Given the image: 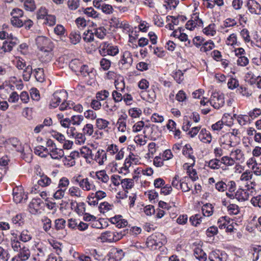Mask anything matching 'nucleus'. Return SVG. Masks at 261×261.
Here are the masks:
<instances>
[{
	"instance_id": "1",
	"label": "nucleus",
	"mask_w": 261,
	"mask_h": 261,
	"mask_svg": "<svg viewBox=\"0 0 261 261\" xmlns=\"http://www.w3.org/2000/svg\"><path fill=\"white\" fill-rule=\"evenodd\" d=\"M128 233L127 229L119 232L115 230H108L101 233L99 239L101 242L113 243L116 242L121 239Z\"/></svg>"
},
{
	"instance_id": "2",
	"label": "nucleus",
	"mask_w": 261,
	"mask_h": 261,
	"mask_svg": "<svg viewBox=\"0 0 261 261\" xmlns=\"http://www.w3.org/2000/svg\"><path fill=\"white\" fill-rule=\"evenodd\" d=\"M165 242V236L161 233L156 232L147 238L146 244L150 250H155L161 247Z\"/></svg>"
},
{
	"instance_id": "3",
	"label": "nucleus",
	"mask_w": 261,
	"mask_h": 261,
	"mask_svg": "<svg viewBox=\"0 0 261 261\" xmlns=\"http://www.w3.org/2000/svg\"><path fill=\"white\" fill-rule=\"evenodd\" d=\"M98 49L99 52L102 56L107 55L115 56L119 53V49L117 46L113 45L106 41L101 42Z\"/></svg>"
},
{
	"instance_id": "4",
	"label": "nucleus",
	"mask_w": 261,
	"mask_h": 261,
	"mask_svg": "<svg viewBox=\"0 0 261 261\" xmlns=\"http://www.w3.org/2000/svg\"><path fill=\"white\" fill-rule=\"evenodd\" d=\"M67 94L64 90H58L54 92L51 97L49 107L51 108H56L62 101H66Z\"/></svg>"
},
{
	"instance_id": "5",
	"label": "nucleus",
	"mask_w": 261,
	"mask_h": 261,
	"mask_svg": "<svg viewBox=\"0 0 261 261\" xmlns=\"http://www.w3.org/2000/svg\"><path fill=\"white\" fill-rule=\"evenodd\" d=\"M133 58L132 53L129 51L123 52L119 61V66L121 69H127L132 65Z\"/></svg>"
},
{
	"instance_id": "6",
	"label": "nucleus",
	"mask_w": 261,
	"mask_h": 261,
	"mask_svg": "<svg viewBox=\"0 0 261 261\" xmlns=\"http://www.w3.org/2000/svg\"><path fill=\"white\" fill-rule=\"evenodd\" d=\"M224 95L218 93L214 92L210 99V103L215 109H219L223 106L224 104Z\"/></svg>"
},
{
	"instance_id": "7",
	"label": "nucleus",
	"mask_w": 261,
	"mask_h": 261,
	"mask_svg": "<svg viewBox=\"0 0 261 261\" xmlns=\"http://www.w3.org/2000/svg\"><path fill=\"white\" fill-rule=\"evenodd\" d=\"M37 46L40 51L52 50L53 45L50 40L44 36H39L36 39Z\"/></svg>"
},
{
	"instance_id": "8",
	"label": "nucleus",
	"mask_w": 261,
	"mask_h": 261,
	"mask_svg": "<svg viewBox=\"0 0 261 261\" xmlns=\"http://www.w3.org/2000/svg\"><path fill=\"white\" fill-rule=\"evenodd\" d=\"M234 138L231 135L226 133L220 138V143L224 148L227 147V149L235 146L237 142L232 138Z\"/></svg>"
},
{
	"instance_id": "9",
	"label": "nucleus",
	"mask_w": 261,
	"mask_h": 261,
	"mask_svg": "<svg viewBox=\"0 0 261 261\" xmlns=\"http://www.w3.org/2000/svg\"><path fill=\"white\" fill-rule=\"evenodd\" d=\"M246 7L252 14L259 15L261 14V5L255 0H248Z\"/></svg>"
},
{
	"instance_id": "10",
	"label": "nucleus",
	"mask_w": 261,
	"mask_h": 261,
	"mask_svg": "<svg viewBox=\"0 0 261 261\" xmlns=\"http://www.w3.org/2000/svg\"><path fill=\"white\" fill-rule=\"evenodd\" d=\"M228 150L230 151L229 155L236 162L243 163L245 161V155L241 149L232 147Z\"/></svg>"
},
{
	"instance_id": "11",
	"label": "nucleus",
	"mask_w": 261,
	"mask_h": 261,
	"mask_svg": "<svg viewBox=\"0 0 261 261\" xmlns=\"http://www.w3.org/2000/svg\"><path fill=\"white\" fill-rule=\"evenodd\" d=\"M30 256V251L28 248L23 246L22 248L18 251L17 255L13 257L12 261H25Z\"/></svg>"
},
{
	"instance_id": "12",
	"label": "nucleus",
	"mask_w": 261,
	"mask_h": 261,
	"mask_svg": "<svg viewBox=\"0 0 261 261\" xmlns=\"http://www.w3.org/2000/svg\"><path fill=\"white\" fill-rule=\"evenodd\" d=\"M27 198V195L24 193L23 190L21 187L14 189L13 199L16 203L23 202L25 201Z\"/></svg>"
},
{
	"instance_id": "13",
	"label": "nucleus",
	"mask_w": 261,
	"mask_h": 261,
	"mask_svg": "<svg viewBox=\"0 0 261 261\" xmlns=\"http://www.w3.org/2000/svg\"><path fill=\"white\" fill-rule=\"evenodd\" d=\"M182 153L186 157L191 160V161L187 164L194 166L195 163V157L193 155V150L190 144H186L182 149Z\"/></svg>"
},
{
	"instance_id": "14",
	"label": "nucleus",
	"mask_w": 261,
	"mask_h": 261,
	"mask_svg": "<svg viewBox=\"0 0 261 261\" xmlns=\"http://www.w3.org/2000/svg\"><path fill=\"white\" fill-rule=\"evenodd\" d=\"M91 159L95 161L99 165H102L107 160V153L102 149H98L95 155L93 154Z\"/></svg>"
},
{
	"instance_id": "15",
	"label": "nucleus",
	"mask_w": 261,
	"mask_h": 261,
	"mask_svg": "<svg viewBox=\"0 0 261 261\" xmlns=\"http://www.w3.org/2000/svg\"><path fill=\"white\" fill-rule=\"evenodd\" d=\"M43 204L40 198L33 199L29 204L30 212L32 214H36L41 210V205Z\"/></svg>"
},
{
	"instance_id": "16",
	"label": "nucleus",
	"mask_w": 261,
	"mask_h": 261,
	"mask_svg": "<svg viewBox=\"0 0 261 261\" xmlns=\"http://www.w3.org/2000/svg\"><path fill=\"white\" fill-rule=\"evenodd\" d=\"M127 116L126 114L121 115L117 121L116 124L119 132L122 133L128 132L126 127V119Z\"/></svg>"
},
{
	"instance_id": "17",
	"label": "nucleus",
	"mask_w": 261,
	"mask_h": 261,
	"mask_svg": "<svg viewBox=\"0 0 261 261\" xmlns=\"http://www.w3.org/2000/svg\"><path fill=\"white\" fill-rule=\"evenodd\" d=\"M54 160H59L64 156V152L63 149L57 147L49 148V154Z\"/></svg>"
},
{
	"instance_id": "18",
	"label": "nucleus",
	"mask_w": 261,
	"mask_h": 261,
	"mask_svg": "<svg viewBox=\"0 0 261 261\" xmlns=\"http://www.w3.org/2000/svg\"><path fill=\"white\" fill-rule=\"evenodd\" d=\"M111 256L115 261L121 260L124 256V253L122 249L112 248L109 252Z\"/></svg>"
},
{
	"instance_id": "19",
	"label": "nucleus",
	"mask_w": 261,
	"mask_h": 261,
	"mask_svg": "<svg viewBox=\"0 0 261 261\" xmlns=\"http://www.w3.org/2000/svg\"><path fill=\"white\" fill-rule=\"evenodd\" d=\"M80 188L85 191H89L95 190L96 187L92 181H90L87 177L83 178L80 184Z\"/></svg>"
},
{
	"instance_id": "20",
	"label": "nucleus",
	"mask_w": 261,
	"mask_h": 261,
	"mask_svg": "<svg viewBox=\"0 0 261 261\" xmlns=\"http://www.w3.org/2000/svg\"><path fill=\"white\" fill-rule=\"evenodd\" d=\"M110 222L114 224L118 228L124 227L127 225L128 222L127 220L122 218V216L117 215L110 218Z\"/></svg>"
},
{
	"instance_id": "21",
	"label": "nucleus",
	"mask_w": 261,
	"mask_h": 261,
	"mask_svg": "<svg viewBox=\"0 0 261 261\" xmlns=\"http://www.w3.org/2000/svg\"><path fill=\"white\" fill-rule=\"evenodd\" d=\"M249 195V190L239 189L235 194V198L239 201H244L248 199Z\"/></svg>"
},
{
	"instance_id": "22",
	"label": "nucleus",
	"mask_w": 261,
	"mask_h": 261,
	"mask_svg": "<svg viewBox=\"0 0 261 261\" xmlns=\"http://www.w3.org/2000/svg\"><path fill=\"white\" fill-rule=\"evenodd\" d=\"M51 183V179L47 175L42 174L39 176V179H38L37 185H35L34 187L35 190L38 188V186L44 187L48 186Z\"/></svg>"
},
{
	"instance_id": "23",
	"label": "nucleus",
	"mask_w": 261,
	"mask_h": 261,
	"mask_svg": "<svg viewBox=\"0 0 261 261\" xmlns=\"http://www.w3.org/2000/svg\"><path fill=\"white\" fill-rule=\"evenodd\" d=\"M198 137L200 140L204 143H210L212 141L211 133L205 128H202L201 130Z\"/></svg>"
},
{
	"instance_id": "24",
	"label": "nucleus",
	"mask_w": 261,
	"mask_h": 261,
	"mask_svg": "<svg viewBox=\"0 0 261 261\" xmlns=\"http://www.w3.org/2000/svg\"><path fill=\"white\" fill-rule=\"evenodd\" d=\"M110 123L109 121L103 118H97L96 119L95 125L96 128L99 130H108L110 128L109 125Z\"/></svg>"
},
{
	"instance_id": "25",
	"label": "nucleus",
	"mask_w": 261,
	"mask_h": 261,
	"mask_svg": "<svg viewBox=\"0 0 261 261\" xmlns=\"http://www.w3.org/2000/svg\"><path fill=\"white\" fill-rule=\"evenodd\" d=\"M93 178L97 179L100 182L105 184L108 183L110 179L108 175L105 170L96 172L95 177H93Z\"/></svg>"
},
{
	"instance_id": "26",
	"label": "nucleus",
	"mask_w": 261,
	"mask_h": 261,
	"mask_svg": "<svg viewBox=\"0 0 261 261\" xmlns=\"http://www.w3.org/2000/svg\"><path fill=\"white\" fill-rule=\"evenodd\" d=\"M194 255L199 261H206L207 259L206 254L200 247H197L194 249Z\"/></svg>"
},
{
	"instance_id": "27",
	"label": "nucleus",
	"mask_w": 261,
	"mask_h": 261,
	"mask_svg": "<svg viewBox=\"0 0 261 261\" xmlns=\"http://www.w3.org/2000/svg\"><path fill=\"white\" fill-rule=\"evenodd\" d=\"M83 192L82 190L75 186H72L68 189V194L70 196L75 198L83 197Z\"/></svg>"
},
{
	"instance_id": "28",
	"label": "nucleus",
	"mask_w": 261,
	"mask_h": 261,
	"mask_svg": "<svg viewBox=\"0 0 261 261\" xmlns=\"http://www.w3.org/2000/svg\"><path fill=\"white\" fill-rule=\"evenodd\" d=\"M223 258L222 253L219 250L211 251L208 255V259L210 261H222Z\"/></svg>"
},
{
	"instance_id": "29",
	"label": "nucleus",
	"mask_w": 261,
	"mask_h": 261,
	"mask_svg": "<svg viewBox=\"0 0 261 261\" xmlns=\"http://www.w3.org/2000/svg\"><path fill=\"white\" fill-rule=\"evenodd\" d=\"M32 237V233L27 229L23 230L19 236V240L23 243L31 241Z\"/></svg>"
},
{
	"instance_id": "30",
	"label": "nucleus",
	"mask_w": 261,
	"mask_h": 261,
	"mask_svg": "<svg viewBox=\"0 0 261 261\" xmlns=\"http://www.w3.org/2000/svg\"><path fill=\"white\" fill-rule=\"evenodd\" d=\"M9 142L17 151L21 152L22 154H25V153H23V148L22 147L21 144L17 138H11L9 140Z\"/></svg>"
},
{
	"instance_id": "31",
	"label": "nucleus",
	"mask_w": 261,
	"mask_h": 261,
	"mask_svg": "<svg viewBox=\"0 0 261 261\" xmlns=\"http://www.w3.org/2000/svg\"><path fill=\"white\" fill-rule=\"evenodd\" d=\"M105 111L109 114H113L118 109V107L113 102L106 101L103 105Z\"/></svg>"
},
{
	"instance_id": "32",
	"label": "nucleus",
	"mask_w": 261,
	"mask_h": 261,
	"mask_svg": "<svg viewBox=\"0 0 261 261\" xmlns=\"http://www.w3.org/2000/svg\"><path fill=\"white\" fill-rule=\"evenodd\" d=\"M34 152L42 158H45L49 154V148L43 146H38L35 148Z\"/></svg>"
},
{
	"instance_id": "33",
	"label": "nucleus",
	"mask_w": 261,
	"mask_h": 261,
	"mask_svg": "<svg viewBox=\"0 0 261 261\" xmlns=\"http://www.w3.org/2000/svg\"><path fill=\"white\" fill-rule=\"evenodd\" d=\"M52 50H44L43 51H41V53L40 55V58L42 62H49L53 57V54L51 53Z\"/></svg>"
},
{
	"instance_id": "34",
	"label": "nucleus",
	"mask_w": 261,
	"mask_h": 261,
	"mask_svg": "<svg viewBox=\"0 0 261 261\" xmlns=\"http://www.w3.org/2000/svg\"><path fill=\"white\" fill-rule=\"evenodd\" d=\"M82 65V63L77 59H74L72 60L69 63L70 68L76 73V74H79L78 71L80 70L81 66Z\"/></svg>"
},
{
	"instance_id": "35",
	"label": "nucleus",
	"mask_w": 261,
	"mask_h": 261,
	"mask_svg": "<svg viewBox=\"0 0 261 261\" xmlns=\"http://www.w3.org/2000/svg\"><path fill=\"white\" fill-rule=\"evenodd\" d=\"M193 166L188 164H185L184 165V167L187 168V173H188L190 177L193 181H195L198 177L196 170L192 168Z\"/></svg>"
},
{
	"instance_id": "36",
	"label": "nucleus",
	"mask_w": 261,
	"mask_h": 261,
	"mask_svg": "<svg viewBox=\"0 0 261 261\" xmlns=\"http://www.w3.org/2000/svg\"><path fill=\"white\" fill-rule=\"evenodd\" d=\"M172 34L173 36L177 37L181 41H187V43L186 44V45H190V41L188 39L187 35L185 33H181L180 30L179 31L178 30L174 31L172 33Z\"/></svg>"
},
{
	"instance_id": "37",
	"label": "nucleus",
	"mask_w": 261,
	"mask_h": 261,
	"mask_svg": "<svg viewBox=\"0 0 261 261\" xmlns=\"http://www.w3.org/2000/svg\"><path fill=\"white\" fill-rule=\"evenodd\" d=\"M22 70H23L22 77L23 80L26 82L29 81L31 77L33 72L32 66L29 65L23 68V69Z\"/></svg>"
},
{
	"instance_id": "38",
	"label": "nucleus",
	"mask_w": 261,
	"mask_h": 261,
	"mask_svg": "<svg viewBox=\"0 0 261 261\" xmlns=\"http://www.w3.org/2000/svg\"><path fill=\"white\" fill-rule=\"evenodd\" d=\"M207 166L212 169H219L222 167L221 160L217 159H212L207 162Z\"/></svg>"
},
{
	"instance_id": "39",
	"label": "nucleus",
	"mask_w": 261,
	"mask_h": 261,
	"mask_svg": "<svg viewBox=\"0 0 261 261\" xmlns=\"http://www.w3.org/2000/svg\"><path fill=\"white\" fill-rule=\"evenodd\" d=\"M34 75L36 80L40 83L43 82L45 80L44 70L42 68H38L34 70Z\"/></svg>"
},
{
	"instance_id": "40",
	"label": "nucleus",
	"mask_w": 261,
	"mask_h": 261,
	"mask_svg": "<svg viewBox=\"0 0 261 261\" xmlns=\"http://www.w3.org/2000/svg\"><path fill=\"white\" fill-rule=\"evenodd\" d=\"M70 42L73 44H77L81 39V36L79 31H72L69 35Z\"/></svg>"
},
{
	"instance_id": "41",
	"label": "nucleus",
	"mask_w": 261,
	"mask_h": 261,
	"mask_svg": "<svg viewBox=\"0 0 261 261\" xmlns=\"http://www.w3.org/2000/svg\"><path fill=\"white\" fill-rule=\"evenodd\" d=\"M202 212L203 215L206 217H209L213 214V207L211 204L206 203L202 207Z\"/></svg>"
},
{
	"instance_id": "42",
	"label": "nucleus",
	"mask_w": 261,
	"mask_h": 261,
	"mask_svg": "<svg viewBox=\"0 0 261 261\" xmlns=\"http://www.w3.org/2000/svg\"><path fill=\"white\" fill-rule=\"evenodd\" d=\"M227 116L230 117V119L232 120L231 116H230L229 114H227V115L226 114H225L223 117L222 120L219 121L212 125V128L214 130H220L221 129H222L224 125V121H225V118H227Z\"/></svg>"
},
{
	"instance_id": "43",
	"label": "nucleus",
	"mask_w": 261,
	"mask_h": 261,
	"mask_svg": "<svg viewBox=\"0 0 261 261\" xmlns=\"http://www.w3.org/2000/svg\"><path fill=\"white\" fill-rule=\"evenodd\" d=\"M107 30L103 27H99L94 30V35L100 39H104L107 35Z\"/></svg>"
},
{
	"instance_id": "44",
	"label": "nucleus",
	"mask_w": 261,
	"mask_h": 261,
	"mask_svg": "<svg viewBox=\"0 0 261 261\" xmlns=\"http://www.w3.org/2000/svg\"><path fill=\"white\" fill-rule=\"evenodd\" d=\"M121 184L122 187L125 189H130L134 186V181L133 179L124 178L121 180Z\"/></svg>"
},
{
	"instance_id": "45",
	"label": "nucleus",
	"mask_w": 261,
	"mask_h": 261,
	"mask_svg": "<svg viewBox=\"0 0 261 261\" xmlns=\"http://www.w3.org/2000/svg\"><path fill=\"white\" fill-rule=\"evenodd\" d=\"M203 217L200 214H195L190 218V222L192 225L197 226L202 222Z\"/></svg>"
},
{
	"instance_id": "46",
	"label": "nucleus",
	"mask_w": 261,
	"mask_h": 261,
	"mask_svg": "<svg viewBox=\"0 0 261 261\" xmlns=\"http://www.w3.org/2000/svg\"><path fill=\"white\" fill-rule=\"evenodd\" d=\"M215 27L214 23H211L203 29V32L206 35L214 36L216 33Z\"/></svg>"
},
{
	"instance_id": "47",
	"label": "nucleus",
	"mask_w": 261,
	"mask_h": 261,
	"mask_svg": "<svg viewBox=\"0 0 261 261\" xmlns=\"http://www.w3.org/2000/svg\"><path fill=\"white\" fill-rule=\"evenodd\" d=\"M41 221L43 223V228L45 232H48L51 227V221L47 217H43Z\"/></svg>"
},
{
	"instance_id": "48",
	"label": "nucleus",
	"mask_w": 261,
	"mask_h": 261,
	"mask_svg": "<svg viewBox=\"0 0 261 261\" xmlns=\"http://www.w3.org/2000/svg\"><path fill=\"white\" fill-rule=\"evenodd\" d=\"M215 47L214 42L210 40L208 41L204 42L200 47V51L203 52H206L210 50H212Z\"/></svg>"
},
{
	"instance_id": "49",
	"label": "nucleus",
	"mask_w": 261,
	"mask_h": 261,
	"mask_svg": "<svg viewBox=\"0 0 261 261\" xmlns=\"http://www.w3.org/2000/svg\"><path fill=\"white\" fill-rule=\"evenodd\" d=\"M221 162H222V165L223 164L227 166H232L236 163V162L230 155H226L222 157L221 159Z\"/></svg>"
},
{
	"instance_id": "50",
	"label": "nucleus",
	"mask_w": 261,
	"mask_h": 261,
	"mask_svg": "<svg viewBox=\"0 0 261 261\" xmlns=\"http://www.w3.org/2000/svg\"><path fill=\"white\" fill-rule=\"evenodd\" d=\"M84 117L81 115H73L71 118V123L73 125H80L84 121Z\"/></svg>"
},
{
	"instance_id": "51",
	"label": "nucleus",
	"mask_w": 261,
	"mask_h": 261,
	"mask_svg": "<svg viewBox=\"0 0 261 261\" xmlns=\"http://www.w3.org/2000/svg\"><path fill=\"white\" fill-rule=\"evenodd\" d=\"M94 132V127L91 123H87L83 128V133L87 136H91Z\"/></svg>"
},
{
	"instance_id": "52",
	"label": "nucleus",
	"mask_w": 261,
	"mask_h": 261,
	"mask_svg": "<svg viewBox=\"0 0 261 261\" xmlns=\"http://www.w3.org/2000/svg\"><path fill=\"white\" fill-rule=\"evenodd\" d=\"M230 222V219L227 217H222L218 221V224L220 229L225 228Z\"/></svg>"
},
{
	"instance_id": "53",
	"label": "nucleus",
	"mask_w": 261,
	"mask_h": 261,
	"mask_svg": "<svg viewBox=\"0 0 261 261\" xmlns=\"http://www.w3.org/2000/svg\"><path fill=\"white\" fill-rule=\"evenodd\" d=\"M66 226V221L63 218L57 219L55 221V227L56 230L63 229Z\"/></svg>"
},
{
	"instance_id": "54",
	"label": "nucleus",
	"mask_w": 261,
	"mask_h": 261,
	"mask_svg": "<svg viewBox=\"0 0 261 261\" xmlns=\"http://www.w3.org/2000/svg\"><path fill=\"white\" fill-rule=\"evenodd\" d=\"M94 33L92 31L88 30L85 32L83 34V39L85 42H91L94 41Z\"/></svg>"
},
{
	"instance_id": "55",
	"label": "nucleus",
	"mask_w": 261,
	"mask_h": 261,
	"mask_svg": "<svg viewBox=\"0 0 261 261\" xmlns=\"http://www.w3.org/2000/svg\"><path fill=\"white\" fill-rule=\"evenodd\" d=\"M146 137L143 135H137L134 137V141L137 145L143 146L146 144Z\"/></svg>"
},
{
	"instance_id": "56",
	"label": "nucleus",
	"mask_w": 261,
	"mask_h": 261,
	"mask_svg": "<svg viewBox=\"0 0 261 261\" xmlns=\"http://www.w3.org/2000/svg\"><path fill=\"white\" fill-rule=\"evenodd\" d=\"M16 42L12 40L9 42L6 41L4 42L2 49L5 52H9L12 50L13 47L15 45Z\"/></svg>"
},
{
	"instance_id": "57",
	"label": "nucleus",
	"mask_w": 261,
	"mask_h": 261,
	"mask_svg": "<svg viewBox=\"0 0 261 261\" xmlns=\"http://www.w3.org/2000/svg\"><path fill=\"white\" fill-rule=\"evenodd\" d=\"M24 18L12 17L11 19V24L17 28H20L23 25Z\"/></svg>"
},
{
	"instance_id": "58",
	"label": "nucleus",
	"mask_w": 261,
	"mask_h": 261,
	"mask_svg": "<svg viewBox=\"0 0 261 261\" xmlns=\"http://www.w3.org/2000/svg\"><path fill=\"white\" fill-rule=\"evenodd\" d=\"M45 23L48 24L49 26H53L56 24V18L55 15L47 14L46 12H45Z\"/></svg>"
},
{
	"instance_id": "59",
	"label": "nucleus",
	"mask_w": 261,
	"mask_h": 261,
	"mask_svg": "<svg viewBox=\"0 0 261 261\" xmlns=\"http://www.w3.org/2000/svg\"><path fill=\"white\" fill-rule=\"evenodd\" d=\"M73 138L75 139L76 143L80 145L84 144L86 141L85 135L83 133H77Z\"/></svg>"
},
{
	"instance_id": "60",
	"label": "nucleus",
	"mask_w": 261,
	"mask_h": 261,
	"mask_svg": "<svg viewBox=\"0 0 261 261\" xmlns=\"http://www.w3.org/2000/svg\"><path fill=\"white\" fill-rule=\"evenodd\" d=\"M110 95L109 92L106 90H101L96 93V97L99 100H104Z\"/></svg>"
},
{
	"instance_id": "61",
	"label": "nucleus",
	"mask_w": 261,
	"mask_h": 261,
	"mask_svg": "<svg viewBox=\"0 0 261 261\" xmlns=\"http://www.w3.org/2000/svg\"><path fill=\"white\" fill-rule=\"evenodd\" d=\"M173 78L178 84H180L184 80V73L180 70H176L173 75Z\"/></svg>"
},
{
	"instance_id": "62",
	"label": "nucleus",
	"mask_w": 261,
	"mask_h": 261,
	"mask_svg": "<svg viewBox=\"0 0 261 261\" xmlns=\"http://www.w3.org/2000/svg\"><path fill=\"white\" fill-rule=\"evenodd\" d=\"M24 8L30 11H33L36 9L35 2L33 0H27L24 3Z\"/></svg>"
},
{
	"instance_id": "63",
	"label": "nucleus",
	"mask_w": 261,
	"mask_h": 261,
	"mask_svg": "<svg viewBox=\"0 0 261 261\" xmlns=\"http://www.w3.org/2000/svg\"><path fill=\"white\" fill-rule=\"evenodd\" d=\"M55 33L60 36H65L66 31L64 27L61 24H58L54 28Z\"/></svg>"
},
{
	"instance_id": "64",
	"label": "nucleus",
	"mask_w": 261,
	"mask_h": 261,
	"mask_svg": "<svg viewBox=\"0 0 261 261\" xmlns=\"http://www.w3.org/2000/svg\"><path fill=\"white\" fill-rule=\"evenodd\" d=\"M10 258V254L8 251L0 246V260L2 261H8Z\"/></svg>"
}]
</instances>
